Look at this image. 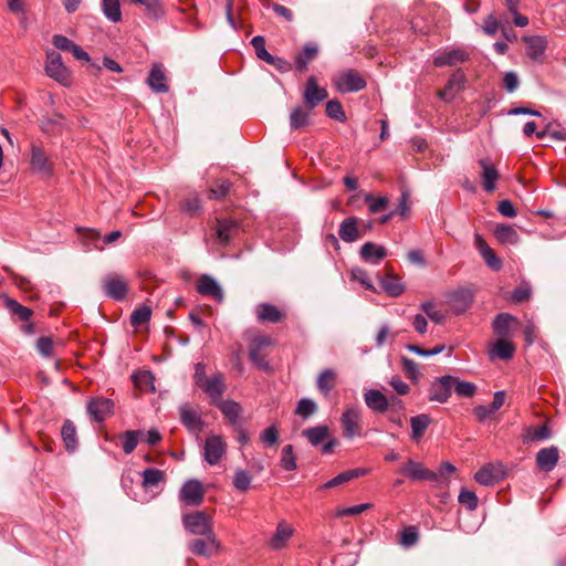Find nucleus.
<instances>
[{"label":"nucleus","instance_id":"nucleus-1","mask_svg":"<svg viewBox=\"0 0 566 566\" xmlns=\"http://www.w3.org/2000/svg\"><path fill=\"white\" fill-rule=\"evenodd\" d=\"M333 85L340 94L363 91L367 86L364 76L354 69L336 73L332 78Z\"/></svg>","mask_w":566,"mask_h":566},{"label":"nucleus","instance_id":"nucleus-2","mask_svg":"<svg viewBox=\"0 0 566 566\" xmlns=\"http://www.w3.org/2000/svg\"><path fill=\"white\" fill-rule=\"evenodd\" d=\"M340 424L345 438L359 437L363 430L360 409L356 406H348L340 417Z\"/></svg>","mask_w":566,"mask_h":566},{"label":"nucleus","instance_id":"nucleus-3","mask_svg":"<svg viewBox=\"0 0 566 566\" xmlns=\"http://www.w3.org/2000/svg\"><path fill=\"white\" fill-rule=\"evenodd\" d=\"M185 528L195 535H206L213 533L210 517L202 511H198L182 516Z\"/></svg>","mask_w":566,"mask_h":566},{"label":"nucleus","instance_id":"nucleus-4","mask_svg":"<svg viewBox=\"0 0 566 566\" xmlns=\"http://www.w3.org/2000/svg\"><path fill=\"white\" fill-rule=\"evenodd\" d=\"M45 72L48 76L62 85L70 84V73L62 62V56L56 51L46 53Z\"/></svg>","mask_w":566,"mask_h":566},{"label":"nucleus","instance_id":"nucleus-5","mask_svg":"<svg viewBox=\"0 0 566 566\" xmlns=\"http://www.w3.org/2000/svg\"><path fill=\"white\" fill-rule=\"evenodd\" d=\"M102 289L108 297L123 301L127 295L128 284L123 275L112 273L102 280Z\"/></svg>","mask_w":566,"mask_h":566},{"label":"nucleus","instance_id":"nucleus-6","mask_svg":"<svg viewBox=\"0 0 566 566\" xmlns=\"http://www.w3.org/2000/svg\"><path fill=\"white\" fill-rule=\"evenodd\" d=\"M205 499V490L199 480L191 479L184 483L179 491V500L188 506H199Z\"/></svg>","mask_w":566,"mask_h":566},{"label":"nucleus","instance_id":"nucleus-7","mask_svg":"<svg viewBox=\"0 0 566 566\" xmlns=\"http://www.w3.org/2000/svg\"><path fill=\"white\" fill-rule=\"evenodd\" d=\"M399 473L412 481H439V474L424 468L422 463L408 459L400 468Z\"/></svg>","mask_w":566,"mask_h":566},{"label":"nucleus","instance_id":"nucleus-8","mask_svg":"<svg viewBox=\"0 0 566 566\" xmlns=\"http://www.w3.org/2000/svg\"><path fill=\"white\" fill-rule=\"evenodd\" d=\"M272 344V340L268 336L255 337L250 346L249 357L251 361L261 370L271 371L272 367L266 359V354L262 350Z\"/></svg>","mask_w":566,"mask_h":566},{"label":"nucleus","instance_id":"nucleus-9","mask_svg":"<svg viewBox=\"0 0 566 566\" xmlns=\"http://www.w3.org/2000/svg\"><path fill=\"white\" fill-rule=\"evenodd\" d=\"M327 97V91L324 87L318 86L317 78L313 75L310 76L303 92V101L306 107L313 109Z\"/></svg>","mask_w":566,"mask_h":566},{"label":"nucleus","instance_id":"nucleus-10","mask_svg":"<svg viewBox=\"0 0 566 566\" xmlns=\"http://www.w3.org/2000/svg\"><path fill=\"white\" fill-rule=\"evenodd\" d=\"M227 444L221 436L212 434L206 439L203 458L210 465L218 464L223 458Z\"/></svg>","mask_w":566,"mask_h":566},{"label":"nucleus","instance_id":"nucleus-11","mask_svg":"<svg viewBox=\"0 0 566 566\" xmlns=\"http://www.w3.org/2000/svg\"><path fill=\"white\" fill-rule=\"evenodd\" d=\"M505 476V469L502 463H489L479 469L475 474V481L485 486H490L501 481Z\"/></svg>","mask_w":566,"mask_h":566},{"label":"nucleus","instance_id":"nucleus-12","mask_svg":"<svg viewBox=\"0 0 566 566\" xmlns=\"http://www.w3.org/2000/svg\"><path fill=\"white\" fill-rule=\"evenodd\" d=\"M448 303L455 315L463 314L473 303V292L470 289H458L448 295Z\"/></svg>","mask_w":566,"mask_h":566},{"label":"nucleus","instance_id":"nucleus-13","mask_svg":"<svg viewBox=\"0 0 566 566\" xmlns=\"http://www.w3.org/2000/svg\"><path fill=\"white\" fill-rule=\"evenodd\" d=\"M451 375H444L436 378L429 388V400L436 401L439 403H444L449 400L452 389H451Z\"/></svg>","mask_w":566,"mask_h":566},{"label":"nucleus","instance_id":"nucleus-14","mask_svg":"<svg viewBox=\"0 0 566 566\" xmlns=\"http://www.w3.org/2000/svg\"><path fill=\"white\" fill-rule=\"evenodd\" d=\"M294 527L285 520H281L275 528L274 534L268 542V546L272 551H281L287 546V543L294 535Z\"/></svg>","mask_w":566,"mask_h":566},{"label":"nucleus","instance_id":"nucleus-15","mask_svg":"<svg viewBox=\"0 0 566 566\" xmlns=\"http://www.w3.org/2000/svg\"><path fill=\"white\" fill-rule=\"evenodd\" d=\"M481 168V179L483 189L491 193L495 190V182L500 178L499 171L495 168L493 161L489 157H483L478 160Z\"/></svg>","mask_w":566,"mask_h":566},{"label":"nucleus","instance_id":"nucleus-16","mask_svg":"<svg viewBox=\"0 0 566 566\" xmlns=\"http://www.w3.org/2000/svg\"><path fill=\"white\" fill-rule=\"evenodd\" d=\"M114 411V402L108 398H93L87 403V412L96 422L104 421Z\"/></svg>","mask_w":566,"mask_h":566},{"label":"nucleus","instance_id":"nucleus-17","mask_svg":"<svg viewBox=\"0 0 566 566\" xmlns=\"http://www.w3.org/2000/svg\"><path fill=\"white\" fill-rule=\"evenodd\" d=\"M205 536V538L190 541L188 547L195 555L209 557L218 552L219 543L214 533L206 534Z\"/></svg>","mask_w":566,"mask_h":566},{"label":"nucleus","instance_id":"nucleus-18","mask_svg":"<svg viewBox=\"0 0 566 566\" xmlns=\"http://www.w3.org/2000/svg\"><path fill=\"white\" fill-rule=\"evenodd\" d=\"M465 82L464 73L457 70L451 74L443 90L439 92V97L446 102H451L463 90Z\"/></svg>","mask_w":566,"mask_h":566},{"label":"nucleus","instance_id":"nucleus-19","mask_svg":"<svg viewBox=\"0 0 566 566\" xmlns=\"http://www.w3.org/2000/svg\"><path fill=\"white\" fill-rule=\"evenodd\" d=\"M197 291L202 296H209L217 302H222L223 291L219 283L210 275L202 274L197 282Z\"/></svg>","mask_w":566,"mask_h":566},{"label":"nucleus","instance_id":"nucleus-20","mask_svg":"<svg viewBox=\"0 0 566 566\" xmlns=\"http://www.w3.org/2000/svg\"><path fill=\"white\" fill-rule=\"evenodd\" d=\"M181 423L193 433H199L203 429V421L199 413L188 403L179 408Z\"/></svg>","mask_w":566,"mask_h":566},{"label":"nucleus","instance_id":"nucleus-21","mask_svg":"<svg viewBox=\"0 0 566 566\" xmlns=\"http://www.w3.org/2000/svg\"><path fill=\"white\" fill-rule=\"evenodd\" d=\"M200 388L211 398L213 405L221 401L224 392V378L223 375L218 373L205 380Z\"/></svg>","mask_w":566,"mask_h":566},{"label":"nucleus","instance_id":"nucleus-22","mask_svg":"<svg viewBox=\"0 0 566 566\" xmlns=\"http://www.w3.org/2000/svg\"><path fill=\"white\" fill-rule=\"evenodd\" d=\"M238 231L239 223L235 220L230 218L217 220L216 234L219 243L228 245Z\"/></svg>","mask_w":566,"mask_h":566},{"label":"nucleus","instance_id":"nucleus-23","mask_svg":"<svg viewBox=\"0 0 566 566\" xmlns=\"http://www.w3.org/2000/svg\"><path fill=\"white\" fill-rule=\"evenodd\" d=\"M30 164L33 172L40 174L44 178L51 177L53 172L52 164L49 161L46 155L40 147H32Z\"/></svg>","mask_w":566,"mask_h":566},{"label":"nucleus","instance_id":"nucleus-24","mask_svg":"<svg viewBox=\"0 0 566 566\" xmlns=\"http://www.w3.org/2000/svg\"><path fill=\"white\" fill-rule=\"evenodd\" d=\"M339 238L346 242L352 243L364 235L360 231L359 220L356 217H349L343 220L338 230Z\"/></svg>","mask_w":566,"mask_h":566},{"label":"nucleus","instance_id":"nucleus-25","mask_svg":"<svg viewBox=\"0 0 566 566\" xmlns=\"http://www.w3.org/2000/svg\"><path fill=\"white\" fill-rule=\"evenodd\" d=\"M319 52L317 44L313 42L306 43L303 49L296 54L294 60L295 70L298 72H305L308 69V64L314 61Z\"/></svg>","mask_w":566,"mask_h":566},{"label":"nucleus","instance_id":"nucleus-26","mask_svg":"<svg viewBox=\"0 0 566 566\" xmlns=\"http://www.w3.org/2000/svg\"><path fill=\"white\" fill-rule=\"evenodd\" d=\"M559 459L558 448L555 446L541 449L536 454V465L539 470L551 472Z\"/></svg>","mask_w":566,"mask_h":566},{"label":"nucleus","instance_id":"nucleus-27","mask_svg":"<svg viewBox=\"0 0 566 566\" xmlns=\"http://www.w3.org/2000/svg\"><path fill=\"white\" fill-rule=\"evenodd\" d=\"M515 350L516 347L512 342L505 338H500L490 346L489 356L491 360H494L495 358L509 360L514 356Z\"/></svg>","mask_w":566,"mask_h":566},{"label":"nucleus","instance_id":"nucleus-28","mask_svg":"<svg viewBox=\"0 0 566 566\" xmlns=\"http://www.w3.org/2000/svg\"><path fill=\"white\" fill-rule=\"evenodd\" d=\"M469 59V54L460 49L443 52L433 59V64L437 67L442 66H454L459 63H463Z\"/></svg>","mask_w":566,"mask_h":566},{"label":"nucleus","instance_id":"nucleus-29","mask_svg":"<svg viewBox=\"0 0 566 566\" xmlns=\"http://www.w3.org/2000/svg\"><path fill=\"white\" fill-rule=\"evenodd\" d=\"M216 406L220 409L222 415L228 419L231 426L237 427L240 423L242 416V407L234 400H221Z\"/></svg>","mask_w":566,"mask_h":566},{"label":"nucleus","instance_id":"nucleus-30","mask_svg":"<svg viewBox=\"0 0 566 566\" xmlns=\"http://www.w3.org/2000/svg\"><path fill=\"white\" fill-rule=\"evenodd\" d=\"M365 403L377 413H384L389 407L387 397L377 389H369L364 394Z\"/></svg>","mask_w":566,"mask_h":566},{"label":"nucleus","instance_id":"nucleus-31","mask_svg":"<svg viewBox=\"0 0 566 566\" xmlns=\"http://www.w3.org/2000/svg\"><path fill=\"white\" fill-rule=\"evenodd\" d=\"M359 254L365 262L378 264L387 256V250L374 242H366L361 245Z\"/></svg>","mask_w":566,"mask_h":566},{"label":"nucleus","instance_id":"nucleus-32","mask_svg":"<svg viewBox=\"0 0 566 566\" xmlns=\"http://www.w3.org/2000/svg\"><path fill=\"white\" fill-rule=\"evenodd\" d=\"M256 317L260 322L279 323L285 318V313L270 303H261L256 307Z\"/></svg>","mask_w":566,"mask_h":566},{"label":"nucleus","instance_id":"nucleus-33","mask_svg":"<svg viewBox=\"0 0 566 566\" xmlns=\"http://www.w3.org/2000/svg\"><path fill=\"white\" fill-rule=\"evenodd\" d=\"M166 81L167 78L163 66L160 64H155L149 72L147 84L156 93H166L168 92V85Z\"/></svg>","mask_w":566,"mask_h":566},{"label":"nucleus","instance_id":"nucleus-34","mask_svg":"<svg viewBox=\"0 0 566 566\" xmlns=\"http://www.w3.org/2000/svg\"><path fill=\"white\" fill-rule=\"evenodd\" d=\"M366 473H367V470L360 469V468L343 471L339 474H337L335 478H333L329 481H327L326 483H324L319 489L326 490V489L336 488L340 484L347 483L354 479L363 476Z\"/></svg>","mask_w":566,"mask_h":566},{"label":"nucleus","instance_id":"nucleus-35","mask_svg":"<svg viewBox=\"0 0 566 566\" xmlns=\"http://www.w3.org/2000/svg\"><path fill=\"white\" fill-rule=\"evenodd\" d=\"M523 41L526 44V54L532 60H538L543 56L546 50V41L538 35L524 36Z\"/></svg>","mask_w":566,"mask_h":566},{"label":"nucleus","instance_id":"nucleus-36","mask_svg":"<svg viewBox=\"0 0 566 566\" xmlns=\"http://www.w3.org/2000/svg\"><path fill=\"white\" fill-rule=\"evenodd\" d=\"M379 282L382 290L389 296L397 297L403 293L405 287L401 284L400 280L391 273H387L386 275L380 277Z\"/></svg>","mask_w":566,"mask_h":566},{"label":"nucleus","instance_id":"nucleus-37","mask_svg":"<svg viewBox=\"0 0 566 566\" xmlns=\"http://www.w3.org/2000/svg\"><path fill=\"white\" fill-rule=\"evenodd\" d=\"M551 436V429L544 423L539 427H527L522 434V439L524 443H530L546 440Z\"/></svg>","mask_w":566,"mask_h":566},{"label":"nucleus","instance_id":"nucleus-38","mask_svg":"<svg viewBox=\"0 0 566 566\" xmlns=\"http://www.w3.org/2000/svg\"><path fill=\"white\" fill-rule=\"evenodd\" d=\"M494 237L496 240L503 244H517L520 241V235L517 231L507 224H500L494 230Z\"/></svg>","mask_w":566,"mask_h":566},{"label":"nucleus","instance_id":"nucleus-39","mask_svg":"<svg viewBox=\"0 0 566 566\" xmlns=\"http://www.w3.org/2000/svg\"><path fill=\"white\" fill-rule=\"evenodd\" d=\"M451 389L458 397L472 398L476 394V386L471 381L461 380L459 377L452 376Z\"/></svg>","mask_w":566,"mask_h":566},{"label":"nucleus","instance_id":"nucleus-40","mask_svg":"<svg viewBox=\"0 0 566 566\" xmlns=\"http://www.w3.org/2000/svg\"><path fill=\"white\" fill-rule=\"evenodd\" d=\"M516 317L509 313H500L493 321V329L496 335L501 338H505L510 335V325L515 322Z\"/></svg>","mask_w":566,"mask_h":566},{"label":"nucleus","instance_id":"nucleus-41","mask_svg":"<svg viewBox=\"0 0 566 566\" xmlns=\"http://www.w3.org/2000/svg\"><path fill=\"white\" fill-rule=\"evenodd\" d=\"M61 436H62V439H63L66 450L69 452L75 451V449L77 448V436H76V428L71 420L64 421L62 429H61Z\"/></svg>","mask_w":566,"mask_h":566},{"label":"nucleus","instance_id":"nucleus-42","mask_svg":"<svg viewBox=\"0 0 566 566\" xmlns=\"http://www.w3.org/2000/svg\"><path fill=\"white\" fill-rule=\"evenodd\" d=\"M431 419L428 415L422 413L415 416L410 419L411 424V439L418 441L430 424Z\"/></svg>","mask_w":566,"mask_h":566},{"label":"nucleus","instance_id":"nucleus-43","mask_svg":"<svg viewBox=\"0 0 566 566\" xmlns=\"http://www.w3.org/2000/svg\"><path fill=\"white\" fill-rule=\"evenodd\" d=\"M302 434L312 446L317 447L328 437L329 430L327 426H316L303 430Z\"/></svg>","mask_w":566,"mask_h":566},{"label":"nucleus","instance_id":"nucleus-44","mask_svg":"<svg viewBox=\"0 0 566 566\" xmlns=\"http://www.w3.org/2000/svg\"><path fill=\"white\" fill-rule=\"evenodd\" d=\"M538 139L552 138L556 140H566V128L562 127L558 123H549L541 132L536 133Z\"/></svg>","mask_w":566,"mask_h":566},{"label":"nucleus","instance_id":"nucleus-45","mask_svg":"<svg viewBox=\"0 0 566 566\" xmlns=\"http://www.w3.org/2000/svg\"><path fill=\"white\" fill-rule=\"evenodd\" d=\"M336 375L332 369H324L317 377V388L324 395L328 396L335 386Z\"/></svg>","mask_w":566,"mask_h":566},{"label":"nucleus","instance_id":"nucleus-46","mask_svg":"<svg viewBox=\"0 0 566 566\" xmlns=\"http://www.w3.org/2000/svg\"><path fill=\"white\" fill-rule=\"evenodd\" d=\"M143 486L148 489L157 486L165 479V473L155 468H147L143 471Z\"/></svg>","mask_w":566,"mask_h":566},{"label":"nucleus","instance_id":"nucleus-47","mask_svg":"<svg viewBox=\"0 0 566 566\" xmlns=\"http://www.w3.org/2000/svg\"><path fill=\"white\" fill-rule=\"evenodd\" d=\"M103 13L112 22H118L122 19L119 0H103Z\"/></svg>","mask_w":566,"mask_h":566},{"label":"nucleus","instance_id":"nucleus-48","mask_svg":"<svg viewBox=\"0 0 566 566\" xmlns=\"http://www.w3.org/2000/svg\"><path fill=\"white\" fill-rule=\"evenodd\" d=\"M6 306L13 315H17L19 319L22 322H28L33 315V311L31 308L21 305L13 298H7Z\"/></svg>","mask_w":566,"mask_h":566},{"label":"nucleus","instance_id":"nucleus-49","mask_svg":"<svg viewBox=\"0 0 566 566\" xmlns=\"http://www.w3.org/2000/svg\"><path fill=\"white\" fill-rule=\"evenodd\" d=\"M281 467L286 471H294L297 468L296 458L294 455V450L292 444H286L283 447L281 452Z\"/></svg>","mask_w":566,"mask_h":566},{"label":"nucleus","instance_id":"nucleus-50","mask_svg":"<svg viewBox=\"0 0 566 566\" xmlns=\"http://www.w3.org/2000/svg\"><path fill=\"white\" fill-rule=\"evenodd\" d=\"M308 124V112L302 107H296L290 115V125L292 129H301Z\"/></svg>","mask_w":566,"mask_h":566},{"label":"nucleus","instance_id":"nucleus-51","mask_svg":"<svg viewBox=\"0 0 566 566\" xmlns=\"http://www.w3.org/2000/svg\"><path fill=\"white\" fill-rule=\"evenodd\" d=\"M231 187L232 184L229 180H217L214 186L209 191V198L216 200L223 199L229 195Z\"/></svg>","mask_w":566,"mask_h":566},{"label":"nucleus","instance_id":"nucleus-52","mask_svg":"<svg viewBox=\"0 0 566 566\" xmlns=\"http://www.w3.org/2000/svg\"><path fill=\"white\" fill-rule=\"evenodd\" d=\"M151 317V308L147 305L137 307L130 315V324L135 327L147 323Z\"/></svg>","mask_w":566,"mask_h":566},{"label":"nucleus","instance_id":"nucleus-53","mask_svg":"<svg viewBox=\"0 0 566 566\" xmlns=\"http://www.w3.org/2000/svg\"><path fill=\"white\" fill-rule=\"evenodd\" d=\"M326 114L328 117L338 122H345L346 115L339 101L332 99L326 103Z\"/></svg>","mask_w":566,"mask_h":566},{"label":"nucleus","instance_id":"nucleus-54","mask_svg":"<svg viewBox=\"0 0 566 566\" xmlns=\"http://www.w3.org/2000/svg\"><path fill=\"white\" fill-rule=\"evenodd\" d=\"M532 295V287L528 283L523 282L518 286H516L511 295V300L516 303L521 304L530 300Z\"/></svg>","mask_w":566,"mask_h":566},{"label":"nucleus","instance_id":"nucleus-55","mask_svg":"<svg viewBox=\"0 0 566 566\" xmlns=\"http://www.w3.org/2000/svg\"><path fill=\"white\" fill-rule=\"evenodd\" d=\"M260 440L265 447H273L279 442V428L276 423H273L266 428L261 434Z\"/></svg>","mask_w":566,"mask_h":566},{"label":"nucleus","instance_id":"nucleus-56","mask_svg":"<svg viewBox=\"0 0 566 566\" xmlns=\"http://www.w3.org/2000/svg\"><path fill=\"white\" fill-rule=\"evenodd\" d=\"M251 44L255 50L258 59L268 62L272 54L265 48V39L262 35H256L251 40Z\"/></svg>","mask_w":566,"mask_h":566},{"label":"nucleus","instance_id":"nucleus-57","mask_svg":"<svg viewBox=\"0 0 566 566\" xmlns=\"http://www.w3.org/2000/svg\"><path fill=\"white\" fill-rule=\"evenodd\" d=\"M316 409L317 406L312 399L302 398L297 403L295 413L303 418H308L316 411Z\"/></svg>","mask_w":566,"mask_h":566},{"label":"nucleus","instance_id":"nucleus-58","mask_svg":"<svg viewBox=\"0 0 566 566\" xmlns=\"http://www.w3.org/2000/svg\"><path fill=\"white\" fill-rule=\"evenodd\" d=\"M251 484V475L245 470H238L234 473L233 485L237 490L245 492Z\"/></svg>","mask_w":566,"mask_h":566},{"label":"nucleus","instance_id":"nucleus-59","mask_svg":"<svg viewBox=\"0 0 566 566\" xmlns=\"http://www.w3.org/2000/svg\"><path fill=\"white\" fill-rule=\"evenodd\" d=\"M365 201L368 203V209L371 213H378L388 206V199L386 197L375 198L370 193L366 195Z\"/></svg>","mask_w":566,"mask_h":566},{"label":"nucleus","instance_id":"nucleus-60","mask_svg":"<svg viewBox=\"0 0 566 566\" xmlns=\"http://www.w3.org/2000/svg\"><path fill=\"white\" fill-rule=\"evenodd\" d=\"M419 534L416 527L409 526L400 533L399 543L405 547H410L418 542Z\"/></svg>","mask_w":566,"mask_h":566},{"label":"nucleus","instance_id":"nucleus-61","mask_svg":"<svg viewBox=\"0 0 566 566\" xmlns=\"http://www.w3.org/2000/svg\"><path fill=\"white\" fill-rule=\"evenodd\" d=\"M459 502L470 511H474L478 506V497L475 493L469 490H462L460 492Z\"/></svg>","mask_w":566,"mask_h":566},{"label":"nucleus","instance_id":"nucleus-62","mask_svg":"<svg viewBox=\"0 0 566 566\" xmlns=\"http://www.w3.org/2000/svg\"><path fill=\"white\" fill-rule=\"evenodd\" d=\"M200 208V200L197 195H192L186 198L181 207L182 211L188 213L190 217L197 214Z\"/></svg>","mask_w":566,"mask_h":566},{"label":"nucleus","instance_id":"nucleus-63","mask_svg":"<svg viewBox=\"0 0 566 566\" xmlns=\"http://www.w3.org/2000/svg\"><path fill=\"white\" fill-rule=\"evenodd\" d=\"M420 307L431 321L437 324L443 323L444 315L434 308V304L432 302H424L420 305Z\"/></svg>","mask_w":566,"mask_h":566},{"label":"nucleus","instance_id":"nucleus-64","mask_svg":"<svg viewBox=\"0 0 566 566\" xmlns=\"http://www.w3.org/2000/svg\"><path fill=\"white\" fill-rule=\"evenodd\" d=\"M137 436L138 431H126L123 440H122V447L126 454L132 453L135 448L137 447Z\"/></svg>","mask_w":566,"mask_h":566}]
</instances>
